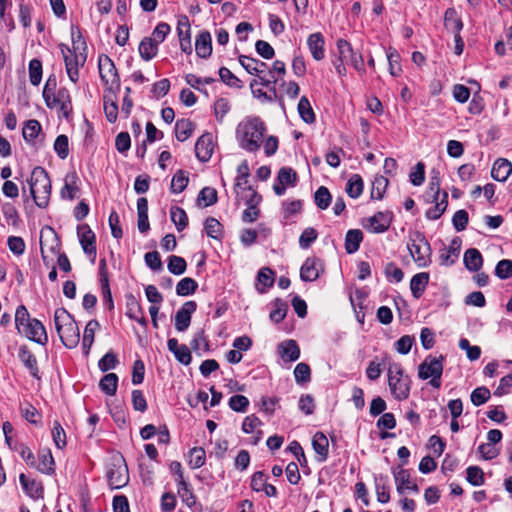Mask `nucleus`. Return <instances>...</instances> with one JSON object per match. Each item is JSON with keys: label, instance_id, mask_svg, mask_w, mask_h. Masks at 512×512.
Masks as SVG:
<instances>
[{"label": "nucleus", "instance_id": "obj_41", "mask_svg": "<svg viewBox=\"0 0 512 512\" xmlns=\"http://www.w3.org/2000/svg\"><path fill=\"white\" fill-rule=\"evenodd\" d=\"M388 477L378 475L375 477V489L377 501L380 503H387L390 500V494L387 486Z\"/></svg>", "mask_w": 512, "mask_h": 512}, {"label": "nucleus", "instance_id": "obj_61", "mask_svg": "<svg viewBox=\"0 0 512 512\" xmlns=\"http://www.w3.org/2000/svg\"><path fill=\"white\" fill-rule=\"evenodd\" d=\"M54 150L60 159H66L69 155V141L64 134L57 136L54 142Z\"/></svg>", "mask_w": 512, "mask_h": 512}, {"label": "nucleus", "instance_id": "obj_34", "mask_svg": "<svg viewBox=\"0 0 512 512\" xmlns=\"http://www.w3.org/2000/svg\"><path fill=\"white\" fill-rule=\"evenodd\" d=\"M429 282V274L426 272H421L415 274L410 281V290L414 298L419 299Z\"/></svg>", "mask_w": 512, "mask_h": 512}, {"label": "nucleus", "instance_id": "obj_5", "mask_svg": "<svg viewBox=\"0 0 512 512\" xmlns=\"http://www.w3.org/2000/svg\"><path fill=\"white\" fill-rule=\"evenodd\" d=\"M407 248L418 268H425L431 263V246L422 232H414L407 243Z\"/></svg>", "mask_w": 512, "mask_h": 512}, {"label": "nucleus", "instance_id": "obj_42", "mask_svg": "<svg viewBox=\"0 0 512 512\" xmlns=\"http://www.w3.org/2000/svg\"><path fill=\"white\" fill-rule=\"evenodd\" d=\"M193 132V123L189 119H179L175 124V136L178 141L187 140Z\"/></svg>", "mask_w": 512, "mask_h": 512}, {"label": "nucleus", "instance_id": "obj_16", "mask_svg": "<svg viewBox=\"0 0 512 512\" xmlns=\"http://www.w3.org/2000/svg\"><path fill=\"white\" fill-rule=\"evenodd\" d=\"M177 33L179 37L180 49L186 54H191V27L187 16H181L179 18Z\"/></svg>", "mask_w": 512, "mask_h": 512}, {"label": "nucleus", "instance_id": "obj_11", "mask_svg": "<svg viewBox=\"0 0 512 512\" xmlns=\"http://www.w3.org/2000/svg\"><path fill=\"white\" fill-rule=\"evenodd\" d=\"M21 334L25 335L29 340L43 346L48 342V335L44 325L35 318L22 328Z\"/></svg>", "mask_w": 512, "mask_h": 512}, {"label": "nucleus", "instance_id": "obj_60", "mask_svg": "<svg viewBox=\"0 0 512 512\" xmlns=\"http://www.w3.org/2000/svg\"><path fill=\"white\" fill-rule=\"evenodd\" d=\"M32 319L33 318L30 317V314L24 305H19L17 307L15 312V326L19 333H22V328Z\"/></svg>", "mask_w": 512, "mask_h": 512}, {"label": "nucleus", "instance_id": "obj_55", "mask_svg": "<svg viewBox=\"0 0 512 512\" xmlns=\"http://www.w3.org/2000/svg\"><path fill=\"white\" fill-rule=\"evenodd\" d=\"M41 131V125L39 121L35 119L28 120L23 127V138L30 142L34 140Z\"/></svg>", "mask_w": 512, "mask_h": 512}, {"label": "nucleus", "instance_id": "obj_19", "mask_svg": "<svg viewBox=\"0 0 512 512\" xmlns=\"http://www.w3.org/2000/svg\"><path fill=\"white\" fill-rule=\"evenodd\" d=\"M126 315L142 326H147L143 309L133 294L126 295Z\"/></svg>", "mask_w": 512, "mask_h": 512}, {"label": "nucleus", "instance_id": "obj_17", "mask_svg": "<svg viewBox=\"0 0 512 512\" xmlns=\"http://www.w3.org/2000/svg\"><path fill=\"white\" fill-rule=\"evenodd\" d=\"M79 241L83 251L88 255L96 257V241L95 234L87 224L78 227Z\"/></svg>", "mask_w": 512, "mask_h": 512}, {"label": "nucleus", "instance_id": "obj_54", "mask_svg": "<svg viewBox=\"0 0 512 512\" xmlns=\"http://www.w3.org/2000/svg\"><path fill=\"white\" fill-rule=\"evenodd\" d=\"M197 202L204 207L211 206L217 202V191L212 187H204L198 194Z\"/></svg>", "mask_w": 512, "mask_h": 512}, {"label": "nucleus", "instance_id": "obj_40", "mask_svg": "<svg viewBox=\"0 0 512 512\" xmlns=\"http://www.w3.org/2000/svg\"><path fill=\"white\" fill-rule=\"evenodd\" d=\"M442 198L435 202V205L426 211V217L430 220H437L445 212L448 205V193L442 192Z\"/></svg>", "mask_w": 512, "mask_h": 512}, {"label": "nucleus", "instance_id": "obj_37", "mask_svg": "<svg viewBox=\"0 0 512 512\" xmlns=\"http://www.w3.org/2000/svg\"><path fill=\"white\" fill-rule=\"evenodd\" d=\"M99 322L97 320H90L85 327L84 335L82 339V347L86 355L89 354L91 346L94 342L95 331L99 328Z\"/></svg>", "mask_w": 512, "mask_h": 512}, {"label": "nucleus", "instance_id": "obj_23", "mask_svg": "<svg viewBox=\"0 0 512 512\" xmlns=\"http://www.w3.org/2000/svg\"><path fill=\"white\" fill-rule=\"evenodd\" d=\"M18 357L24 366L29 370L31 376L39 379L40 376L37 359L26 345H23L19 348Z\"/></svg>", "mask_w": 512, "mask_h": 512}, {"label": "nucleus", "instance_id": "obj_39", "mask_svg": "<svg viewBox=\"0 0 512 512\" xmlns=\"http://www.w3.org/2000/svg\"><path fill=\"white\" fill-rule=\"evenodd\" d=\"M364 182L362 177L359 174H353L347 184H346V193L349 197L353 199H357L363 193Z\"/></svg>", "mask_w": 512, "mask_h": 512}, {"label": "nucleus", "instance_id": "obj_28", "mask_svg": "<svg viewBox=\"0 0 512 512\" xmlns=\"http://www.w3.org/2000/svg\"><path fill=\"white\" fill-rule=\"evenodd\" d=\"M239 63L249 74L256 76L264 74L268 68L265 62L245 55L239 57Z\"/></svg>", "mask_w": 512, "mask_h": 512}, {"label": "nucleus", "instance_id": "obj_13", "mask_svg": "<svg viewBox=\"0 0 512 512\" xmlns=\"http://www.w3.org/2000/svg\"><path fill=\"white\" fill-rule=\"evenodd\" d=\"M392 474L395 479L396 490L400 495L405 494L406 490H410L414 493L419 492L418 485L411 481V476L407 469H403L402 467L393 468Z\"/></svg>", "mask_w": 512, "mask_h": 512}, {"label": "nucleus", "instance_id": "obj_32", "mask_svg": "<svg viewBox=\"0 0 512 512\" xmlns=\"http://www.w3.org/2000/svg\"><path fill=\"white\" fill-rule=\"evenodd\" d=\"M312 446L317 454L319 462L326 461L328 457L329 442L327 437L322 432H317L312 439Z\"/></svg>", "mask_w": 512, "mask_h": 512}, {"label": "nucleus", "instance_id": "obj_47", "mask_svg": "<svg viewBox=\"0 0 512 512\" xmlns=\"http://www.w3.org/2000/svg\"><path fill=\"white\" fill-rule=\"evenodd\" d=\"M104 100V113L108 122L114 123L118 117V105L115 97L105 94Z\"/></svg>", "mask_w": 512, "mask_h": 512}, {"label": "nucleus", "instance_id": "obj_22", "mask_svg": "<svg viewBox=\"0 0 512 512\" xmlns=\"http://www.w3.org/2000/svg\"><path fill=\"white\" fill-rule=\"evenodd\" d=\"M99 277H100V286L101 292L104 300L108 303V308L113 309L114 304L112 300V294L109 286L108 272H107V264L105 259H101L99 261Z\"/></svg>", "mask_w": 512, "mask_h": 512}, {"label": "nucleus", "instance_id": "obj_3", "mask_svg": "<svg viewBox=\"0 0 512 512\" xmlns=\"http://www.w3.org/2000/svg\"><path fill=\"white\" fill-rule=\"evenodd\" d=\"M30 194L39 208L48 206L51 195V180L46 170L40 166L32 170L30 178Z\"/></svg>", "mask_w": 512, "mask_h": 512}, {"label": "nucleus", "instance_id": "obj_51", "mask_svg": "<svg viewBox=\"0 0 512 512\" xmlns=\"http://www.w3.org/2000/svg\"><path fill=\"white\" fill-rule=\"evenodd\" d=\"M257 84L258 80L256 79H253L250 82V88L254 97L261 100L262 102H272L277 98V91L274 86L271 87L270 93H267L260 88H255Z\"/></svg>", "mask_w": 512, "mask_h": 512}, {"label": "nucleus", "instance_id": "obj_6", "mask_svg": "<svg viewBox=\"0 0 512 512\" xmlns=\"http://www.w3.org/2000/svg\"><path fill=\"white\" fill-rule=\"evenodd\" d=\"M106 477L112 489H120L129 482L126 461L120 453L113 454L106 466Z\"/></svg>", "mask_w": 512, "mask_h": 512}, {"label": "nucleus", "instance_id": "obj_33", "mask_svg": "<svg viewBox=\"0 0 512 512\" xmlns=\"http://www.w3.org/2000/svg\"><path fill=\"white\" fill-rule=\"evenodd\" d=\"M444 27L454 34L460 33L463 29V22L454 8H448L444 13Z\"/></svg>", "mask_w": 512, "mask_h": 512}, {"label": "nucleus", "instance_id": "obj_58", "mask_svg": "<svg viewBox=\"0 0 512 512\" xmlns=\"http://www.w3.org/2000/svg\"><path fill=\"white\" fill-rule=\"evenodd\" d=\"M491 396L490 390L485 387H477L470 395L471 402L474 406H480L486 403Z\"/></svg>", "mask_w": 512, "mask_h": 512}, {"label": "nucleus", "instance_id": "obj_56", "mask_svg": "<svg viewBox=\"0 0 512 512\" xmlns=\"http://www.w3.org/2000/svg\"><path fill=\"white\" fill-rule=\"evenodd\" d=\"M466 480L473 486H481L484 484V473L479 466H469L466 470Z\"/></svg>", "mask_w": 512, "mask_h": 512}, {"label": "nucleus", "instance_id": "obj_31", "mask_svg": "<svg viewBox=\"0 0 512 512\" xmlns=\"http://www.w3.org/2000/svg\"><path fill=\"white\" fill-rule=\"evenodd\" d=\"M464 265L467 270L477 272L483 265V257L476 248H469L464 253Z\"/></svg>", "mask_w": 512, "mask_h": 512}, {"label": "nucleus", "instance_id": "obj_45", "mask_svg": "<svg viewBox=\"0 0 512 512\" xmlns=\"http://www.w3.org/2000/svg\"><path fill=\"white\" fill-rule=\"evenodd\" d=\"M170 218L178 231H183L188 226V216L183 208L172 206Z\"/></svg>", "mask_w": 512, "mask_h": 512}, {"label": "nucleus", "instance_id": "obj_53", "mask_svg": "<svg viewBox=\"0 0 512 512\" xmlns=\"http://www.w3.org/2000/svg\"><path fill=\"white\" fill-rule=\"evenodd\" d=\"M167 268L174 275H181L186 271L187 263L183 257L171 255L168 257Z\"/></svg>", "mask_w": 512, "mask_h": 512}, {"label": "nucleus", "instance_id": "obj_14", "mask_svg": "<svg viewBox=\"0 0 512 512\" xmlns=\"http://www.w3.org/2000/svg\"><path fill=\"white\" fill-rule=\"evenodd\" d=\"M391 224V217L388 213L377 212L363 222V227L371 233H384Z\"/></svg>", "mask_w": 512, "mask_h": 512}, {"label": "nucleus", "instance_id": "obj_21", "mask_svg": "<svg viewBox=\"0 0 512 512\" xmlns=\"http://www.w3.org/2000/svg\"><path fill=\"white\" fill-rule=\"evenodd\" d=\"M278 353L284 361L294 362L300 357V348L295 340L289 339L278 345Z\"/></svg>", "mask_w": 512, "mask_h": 512}, {"label": "nucleus", "instance_id": "obj_18", "mask_svg": "<svg viewBox=\"0 0 512 512\" xmlns=\"http://www.w3.org/2000/svg\"><path fill=\"white\" fill-rule=\"evenodd\" d=\"M462 241L459 237H454L448 248L440 251L439 260L443 266L453 265L459 257Z\"/></svg>", "mask_w": 512, "mask_h": 512}, {"label": "nucleus", "instance_id": "obj_25", "mask_svg": "<svg viewBox=\"0 0 512 512\" xmlns=\"http://www.w3.org/2000/svg\"><path fill=\"white\" fill-rule=\"evenodd\" d=\"M324 44L325 40L320 32L312 33L307 39L308 48L316 61H320L325 57Z\"/></svg>", "mask_w": 512, "mask_h": 512}, {"label": "nucleus", "instance_id": "obj_30", "mask_svg": "<svg viewBox=\"0 0 512 512\" xmlns=\"http://www.w3.org/2000/svg\"><path fill=\"white\" fill-rule=\"evenodd\" d=\"M38 464L36 468L39 472L52 475L55 472V462L50 449H42L38 453Z\"/></svg>", "mask_w": 512, "mask_h": 512}, {"label": "nucleus", "instance_id": "obj_46", "mask_svg": "<svg viewBox=\"0 0 512 512\" xmlns=\"http://www.w3.org/2000/svg\"><path fill=\"white\" fill-rule=\"evenodd\" d=\"M204 230L208 237L213 239H221L223 236L222 224L214 217H208L204 223Z\"/></svg>", "mask_w": 512, "mask_h": 512}, {"label": "nucleus", "instance_id": "obj_29", "mask_svg": "<svg viewBox=\"0 0 512 512\" xmlns=\"http://www.w3.org/2000/svg\"><path fill=\"white\" fill-rule=\"evenodd\" d=\"M71 39H72V48H69L67 45H60V48L64 49L67 52H80L87 53V44L85 39L82 36L81 30L78 26H71Z\"/></svg>", "mask_w": 512, "mask_h": 512}, {"label": "nucleus", "instance_id": "obj_38", "mask_svg": "<svg viewBox=\"0 0 512 512\" xmlns=\"http://www.w3.org/2000/svg\"><path fill=\"white\" fill-rule=\"evenodd\" d=\"M158 52V45L150 38L145 37L139 44V54L145 61L153 59Z\"/></svg>", "mask_w": 512, "mask_h": 512}, {"label": "nucleus", "instance_id": "obj_10", "mask_svg": "<svg viewBox=\"0 0 512 512\" xmlns=\"http://www.w3.org/2000/svg\"><path fill=\"white\" fill-rule=\"evenodd\" d=\"M337 49L341 59H345L344 61L350 63L360 74L365 73L366 69L362 54L354 51L348 41L339 39L337 41Z\"/></svg>", "mask_w": 512, "mask_h": 512}, {"label": "nucleus", "instance_id": "obj_12", "mask_svg": "<svg viewBox=\"0 0 512 512\" xmlns=\"http://www.w3.org/2000/svg\"><path fill=\"white\" fill-rule=\"evenodd\" d=\"M323 271V262L319 258L310 257L301 266L300 278L304 282H313L319 278L320 273Z\"/></svg>", "mask_w": 512, "mask_h": 512}, {"label": "nucleus", "instance_id": "obj_63", "mask_svg": "<svg viewBox=\"0 0 512 512\" xmlns=\"http://www.w3.org/2000/svg\"><path fill=\"white\" fill-rule=\"evenodd\" d=\"M295 381L297 384H304L311 379V370L306 363H298L294 369Z\"/></svg>", "mask_w": 512, "mask_h": 512}, {"label": "nucleus", "instance_id": "obj_52", "mask_svg": "<svg viewBox=\"0 0 512 512\" xmlns=\"http://www.w3.org/2000/svg\"><path fill=\"white\" fill-rule=\"evenodd\" d=\"M332 196L325 186H320L315 194H314V201L316 206L321 209L325 210L327 209L331 204Z\"/></svg>", "mask_w": 512, "mask_h": 512}, {"label": "nucleus", "instance_id": "obj_36", "mask_svg": "<svg viewBox=\"0 0 512 512\" xmlns=\"http://www.w3.org/2000/svg\"><path fill=\"white\" fill-rule=\"evenodd\" d=\"M275 273L268 267L261 268L257 275V290L265 293L266 290L273 286Z\"/></svg>", "mask_w": 512, "mask_h": 512}, {"label": "nucleus", "instance_id": "obj_59", "mask_svg": "<svg viewBox=\"0 0 512 512\" xmlns=\"http://www.w3.org/2000/svg\"><path fill=\"white\" fill-rule=\"evenodd\" d=\"M288 306L281 299H276L274 309L270 312V319L275 323H280L286 316Z\"/></svg>", "mask_w": 512, "mask_h": 512}, {"label": "nucleus", "instance_id": "obj_57", "mask_svg": "<svg viewBox=\"0 0 512 512\" xmlns=\"http://www.w3.org/2000/svg\"><path fill=\"white\" fill-rule=\"evenodd\" d=\"M29 79L34 86L40 84L42 79V63L38 59H32L29 62Z\"/></svg>", "mask_w": 512, "mask_h": 512}, {"label": "nucleus", "instance_id": "obj_48", "mask_svg": "<svg viewBox=\"0 0 512 512\" xmlns=\"http://www.w3.org/2000/svg\"><path fill=\"white\" fill-rule=\"evenodd\" d=\"M388 179L382 175L376 176L372 181L371 198L381 200L388 186Z\"/></svg>", "mask_w": 512, "mask_h": 512}, {"label": "nucleus", "instance_id": "obj_44", "mask_svg": "<svg viewBox=\"0 0 512 512\" xmlns=\"http://www.w3.org/2000/svg\"><path fill=\"white\" fill-rule=\"evenodd\" d=\"M118 386V376L115 373H108L99 382L102 392L109 396L115 395Z\"/></svg>", "mask_w": 512, "mask_h": 512}, {"label": "nucleus", "instance_id": "obj_50", "mask_svg": "<svg viewBox=\"0 0 512 512\" xmlns=\"http://www.w3.org/2000/svg\"><path fill=\"white\" fill-rule=\"evenodd\" d=\"M198 288V283L190 277L181 279L176 285V293L179 296H188L194 294Z\"/></svg>", "mask_w": 512, "mask_h": 512}, {"label": "nucleus", "instance_id": "obj_15", "mask_svg": "<svg viewBox=\"0 0 512 512\" xmlns=\"http://www.w3.org/2000/svg\"><path fill=\"white\" fill-rule=\"evenodd\" d=\"M197 304L195 301H187L177 311L175 315V328L179 332H183L188 329L191 316L196 311Z\"/></svg>", "mask_w": 512, "mask_h": 512}, {"label": "nucleus", "instance_id": "obj_4", "mask_svg": "<svg viewBox=\"0 0 512 512\" xmlns=\"http://www.w3.org/2000/svg\"><path fill=\"white\" fill-rule=\"evenodd\" d=\"M388 386L396 400L403 401L409 397L411 380L408 375H404V370L400 363L390 364L388 368Z\"/></svg>", "mask_w": 512, "mask_h": 512}, {"label": "nucleus", "instance_id": "obj_49", "mask_svg": "<svg viewBox=\"0 0 512 512\" xmlns=\"http://www.w3.org/2000/svg\"><path fill=\"white\" fill-rule=\"evenodd\" d=\"M188 182H189V178H188L187 172H185L183 170H178L174 174L172 181H171V187H170L171 192L174 194L181 193L187 187Z\"/></svg>", "mask_w": 512, "mask_h": 512}, {"label": "nucleus", "instance_id": "obj_64", "mask_svg": "<svg viewBox=\"0 0 512 512\" xmlns=\"http://www.w3.org/2000/svg\"><path fill=\"white\" fill-rule=\"evenodd\" d=\"M495 275L500 279H508L512 277V260H500L496 265Z\"/></svg>", "mask_w": 512, "mask_h": 512}, {"label": "nucleus", "instance_id": "obj_1", "mask_svg": "<svg viewBox=\"0 0 512 512\" xmlns=\"http://www.w3.org/2000/svg\"><path fill=\"white\" fill-rule=\"evenodd\" d=\"M265 131V124L260 117L248 116L238 124L236 139L242 149L254 153L260 149Z\"/></svg>", "mask_w": 512, "mask_h": 512}, {"label": "nucleus", "instance_id": "obj_35", "mask_svg": "<svg viewBox=\"0 0 512 512\" xmlns=\"http://www.w3.org/2000/svg\"><path fill=\"white\" fill-rule=\"evenodd\" d=\"M363 240V233L359 229H350L345 237V250L348 254H353L359 250Z\"/></svg>", "mask_w": 512, "mask_h": 512}, {"label": "nucleus", "instance_id": "obj_24", "mask_svg": "<svg viewBox=\"0 0 512 512\" xmlns=\"http://www.w3.org/2000/svg\"><path fill=\"white\" fill-rule=\"evenodd\" d=\"M196 54L200 58H208L212 54V39L208 31H201L195 40Z\"/></svg>", "mask_w": 512, "mask_h": 512}, {"label": "nucleus", "instance_id": "obj_7", "mask_svg": "<svg viewBox=\"0 0 512 512\" xmlns=\"http://www.w3.org/2000/svg\"><path fill=\"white\" fill-rule=\"evenodd\" d=\"M444 357L440 355L435 357L429 355L418 367V376L422 380L430 379V385L434 388H440L441 376L443 373Z\"/></svg>", "mask_w": 512, "mask_h": 512}, {"label": "nucleus", "instance_id": "obj_2", "mask_svg": "<svg viewBox=\"0 0 512 512\" xmlns=\"http://www.w3.org/2000/svg\"><path fill=\"white\" fill-rule=\"evenodd\" d=\"M54 323L63 345L68 349L77 347L80 341V331L75 319L65 308L55 310Z\"/></svg>", "mask_w": 512, "mask_h": 512}, {"label": "nucleus", "instance_id": "obj_20", "mask_svg": "<svg viewBox=\"0 0 512 512\" xmlns=\"http://www.w3.org/2000/svg\"><path fill=\"white\" fill-rule=\"evenodd\" d=\"M196 157L201 162H207L213 153L212 136L209 133L203 134L195 144Z\"/></svg>", "mask_w": 512, "mask_h": 512}, {"label": "nucleus", "instance_id": "obj_27", "mask_svg": "<svg viewBox=\"0 0 512 512\" xmlns=\"http://www.w3.org/2000/svg\"><path fill=\"white\" fill-rule=\"evenodd\" d=\"M512 173V164L504 158L497 159L492 167L491 176L494 180L504 182Z\"/></svg>", "mask_w": 512, "mask_h": 512}, {"label": "nucleus", "instance_id": "obj_43", "mask_svg": "<svg viewBox=\"0 0 512 512\" xmlns=\"http://www.w3.org/2000/svg\"><path fill=\"white\" fill-rule=\"evenodd\" d=\"M298 113L301 119L307 123L311 124L315 122V113L311 107V104L306 96H302L298 103Z\"/></svg>", "mask_w": 512, "mask_h": 512}, {"label": "nucleus", "instance_id": "obj_8", "mask_svg": "<svg viewBox=\"0 0 512 512\" xmlns=\"http://www.w3.org/2000/svg\"><path fill=\"white\" fill-rule=\"evenodd\" d=\"M99 74L102 82L107 86L109 93H114V88H120V77L113 60L107 55H100L98 59Z\"/></svg>", "mask_w": 512, "mask_h": 512}, {"label": "nucleus", "instance_id": "obj_26", "mask_svg": "<svg viewBox=\"0 0 512 512\" xmlns=\"http://www.w3.org/2000/svg\"><path fill=\"white\" fill-rule=\"evenodd\" d=\"M79 177L75 171L66 174L64 186L61 188L60 194L63 199L73 200L79 191Z\"/></svg>", "mask_w": 512, "mask_h": 512}, {"label": "nucleus", "instance_id": "obj_9", "mask_svg": "<svg viewBox=\"0 0 512 512\" xmlns=\"http://www.w3.org/2000/svg\"><path fill=\"white\" fill-rule=\"evenodd\" d=\"M65 62V69L69 79L76 83L79 80V68L83 67L87 60V53L67 52L61 50Z\"/></svg>", "mask_w": 512, "mask_h": 512}, {"label": "nucleus", "instance_id": "obj_62", "mask_svg": "<svg viewBox=\"0 0 512 512\" xmlns=\"http://www.w3.org/2000/svg\"><path fill=\"white\" fill-rule=\"evenodd\" d=\"M277 179L281 184L294 186L296 184L297 174L290 167H282L278 171Z\"/></svg>", "mask_w": 512, "mask_h": 512}]
</instances>
